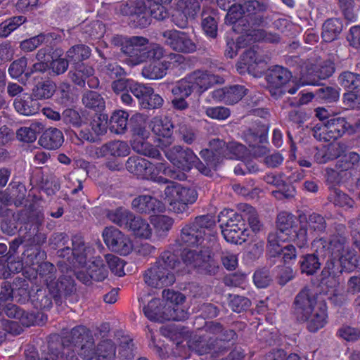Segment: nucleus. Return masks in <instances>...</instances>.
I'll return each mask as SVG.
<instances>
[{
  "mask_svg": "<svg viewBox=\"0 0 360 360\" xmlns=\"http://www.w3.org/2000/svg\"><path fill=\"white\" fill-rule=\"evenodd\" d=\"M13 106L19 114L31 116L39 112L41 105L32 94H23L14 100Z\"/></svg>",
  "mask_w": 360,
  "mask_h": 360,
  "instance_id": "nucleus-36",
  "label": "nucleus"
},
{
  "mask_svg": "<svg viewBox=\"0 0 360 360\" xmlns=\"http://www.w3.org/2000/svg\"><path fill=\"white\" fill-rule=\"evenodd\" d=\"M218 221L220 229H240L243 231H248L246 224L241 212H237L232 209H224L218 215Z\"/></svg>",
  "mask_w": 360,
  "mask_h": 360,
  "instance_id": "nucleus-33",
  "label": "nucleus"
},
{
  "mask_svg": "<svg viewBox=\"0 0 360 360\" xmlns=\"http://www.w3.org/2000/svg\"><path fill=\"white\" fill-rule=\"evenodd\" d=\"M217 145V139L211 141L210 142V148H205L200 152V158L204 162L199 158L198 160H196L195 168L206 176H212L213 172L218 169L224 160L221 152Z\"/></svg>",
  "mask_w": 360,
  "mask_h": 360,
  "instance_id": "nucleus-12",
  "label": "nucleus"
},
{
  "mask_svg": "<svg viewBox=\"0 0 360 360\" xmlns=\"http://www.w3.org/2000/svg\"><path fill=\"white\" fill-rule=\"evenodd\" d=\"M329 249L331 251L334 259H338L342 266V271H351L357 265V257L356 252L349 249L345 240L335 238L330 242Z\"/></svg>",
  "mask_w": 360,
  "mask_h": 360,
  "instance_id": "nucleus-20",
  "label": "nucleus"
},
{
  "mask_svg": "<svg viewBox=\"0 0 360 360\" xmlns=\"http://www.w3.org/2000/svg\"><path fill=\"white\" fill-rule=\"evenodd\" d=\"M91 51V49L85 44L75 45L67 51V58L75 66L84 64L83 60L90 57Z\"/></svg>",
  "mask_w": 360,
  "mask_h": 360,
  "instance_id": "nucleus-53",
  "label": "nucleus"
},
{
  "mask_svg": "<svg viewBox=\"0 0 360 360\" xmlns=\"http://www.w3.org/2000/svg\"><path fill=\"white\" fill-rule=\"evenodd\" d=\"M90 129H82L79 132L81 139L94 142L96 137L106 133L108 128V116L104 113H96L95 117L91 121Z\"/></svg>",
  "mask_w": 360,
  "mask_h": 360,
  "instance_id": "nucleus-28",
  "label": "nucleus"
},
{
  "mask_svg": "<svg viewBox=\"0 0 360 360\" xmlns=\"http://www.w3.org/2000/svg\"><path fill=\"white\" fill-rule=\"evenodd\" d=\"M49 290L55 293V297H64L67 299L76 290L75 281L70 276L63 275L56 281H54L53 288Z\"/></svg>",
  "mask_w": 360,
  "mask_h": 360,
  "instance_id": "nucleus-44",
  "label": "nucleus"
},
{
  "mask_svg": "<svg viewBox=\"0 0 360 360\" xmlns=\"http://www.w3.org/2000/svg\"><path fill=\"white\" fill-rule=\"evenodd\" d=\"M174 224V219L166 215H158L153 219L155 230L159 236H165L172 229Z\"/></svg>",
  "mask_w": 360,
  "mask_h": 360,
  "instance_id": "nucleus-64",
  "label": "nucleus"
},
{
  "mask_svg": "<svg viewBox=\"0 0 360 360\" xmlns=\"http://www.w3.org/2000/svg\"><path fill=\"white\" fill-rule=\"evenodd\" d=\"M237 338L236 333L231 329L224 331L220 338L211 336L210 334H203L201 335H194L188 342V347L198 355V359L205 360L202 356L211 354L212 356L214 354L226 352L233 342L231 340Z\"/></svg>",
  "mask_w": 360,
  "mask_h": 360,
  "instance_id": "nucleus-6",
  "label": "nucleus"
},
{
  "mask_svg": "<svg viewBox=\"0 0 360 360\" xmlns=\"http://www.w3.org/2000/svg\"><path fill=\"white\" fill-rule=\"evenodd\" d=\"M315 307V293L312 290L304 287L295 297L294 301L295 314L299 321H307L311 317L307 326L308 330L315 333V316L312 313Z\"/></svg>",
  "mask_w": 360,
  "mask_h": 360,
  "instance_id": "nucleus-9",
  "label": "nucleus"
},
{
  "mask_svg": "<svg viewBox=\"0 0 360 360\" xmlns=\"http://www.w3.org/2000/svg\"><path fill=\"white\" fill-rule=\"evenodd\" d=\"M200 8L198 0H179L175 13L172 15L173 22L179 28H185L188 19H194Z\"/></svg>",
  "mask_w": 360,
  "mask_h": 360,
  "instance_id": "nucleus-24",
  "label": "nucleus"
},
{
  "mask_svg": "<svg viewBox=\"0 0 360 360\" xmlns=\"http://www.w3.org/2000/svg\"><path fill=\"white\" fill-rule=\"evenodd\" d=\"M95 153L99 158L126 157L130 153V148L125 141H111L97 148Z\"/></svg>",
  "mask_w": 360,
  "mask_h": 360,
  "instance_id": "nucleus-32",
  "label": "nucleus"
},
{
  "mask_svg": "<svg viewBox=\"0 0 360 360\" xmlns=\"http://www.w3.org/2000/svg\"><path fill=\"white\" fill-rule=\"evenodd\" d=\"M70 343L80 347L79 355L84 360H92L94 352L91 347L94 345V338L90 329L79 325L73 327L69 335Z\"/></svg>",
  "mask_w": 360,
  "mask_h": 360,
  "instance_id": "nucleus-14",
  "label": "nucleus"
},
{
  "mask_svg": "<svg viewBox=\"0 0 360 360\" xmlns=\"http://www.w3.org/2000/svg\"><path fill=\"white\" fill-rule=\"evenodd\" d=\"M93 74H94V69L87 64H78L74 67V70L69 72L72 82L80 87L85 86L86 79Z\"/></svg>",
  "mask_w": 360,
  "mask_h": 360,
  "instance_id": "nucleus-50",
  "label": "nucleus"
},
{
  "mask_svg": "<svg viewBox=\"0 0 360 360\" xmlns=\"http://www.w3.org/2000/svg\"><path fill=\"white\" fill-rule=\"evenodd\" d=\"M351 125L347 122L343 117H331L323 122L321 126L316 124V136H319L320 140L330 141L333 139H337L347 131H349Z\"/></svg>",
  "mask_w": 360,
  "mask_h": 360,
  "instance_id": "nucleus-23",
  "label": "nucleus"
},
{
  "mask_svg": "<svg viewBox=\"0 0 360 360\" xmlns=\"http://www.w3.org/2000/svg\"><path fill=\"white\" fill-rule=\"evenodd\" d=\"M18 219L26 231V244L23 246L21 257L25 269L38 266L46 259V252L41 248L47 240V235L42 227L44 213L34 202H30L18 212Z\"/></svg>",
  "mask_w": 360,
  "mask_h": 360,
  "instance_id": "nucleus-2",
  "label": "nucleus"
},
{
  "mask_svg": "<svg viewBox=\"0 0 360 360\" xmlns=\"http://www.w3.org/2000/svg\"><path fill=\"white\" fill-rule=\"evenodd\" d=\"M291 77V72L280 65H275L269 69L265 76L269 87L275 89L283 86Z\"/></svg>",
  "mask_w": 360,
  "mask_h": 360,
  "instance_id": "nucleus-37",
  "label": "nucleus"
},
{
  "mask_svg": "<svg viewBox=\"0 0 360 360\" xmlns=\"http://www.w3.org/2000/svg\"><path fill=\"white\" fill-rule=\"evenodd\" d=\"M188 79L192 80L196 94L201 95L219 82V77L207 70H196L188 74Z\"/></svg>",
  "mask_w": 360,
  "mask_h": 360,
  "instance_id": "nucleus-30",
  "label": "nucleus"
},
{
  "mask_svg": "<svg viewBox=\"0 0 360 360\" xmlns=\"http://www.w3.org/2000/svg\"><path fill=\"white\" fill-rule=\"evenodd\" d=\"M162 36L165 44L176 52L188 54L197 50V44L188 32L171 30L165 31Z\"/></svg>",
  "mask_w": 360,
  "mask_h": 360,
  "instance_id": "nucleus-17",
  "label": "nucleus"
},
{
  "mask_svg": "<svg viewBox=\"0 0 360 360\" xmlns=\"http://www.w3.org/2000/svg\"><path fill=\"white\" fill-rule=\"evenodd\" d=\"M248 89L243 85L235 84L215 89L211 92L212 98L226 105L238 103L248 93Z\"/></svg>",
  "mask_w": 360,
  "mask_h": 360,
  "instance_id": "nucleus-26",
  "label": "nucleus"
},
{
  "mask_svg": "<svg viewBox=\"0 0 360 360\" xmlns=\"http://www.w3.org/2000/svg\"><path fill=\"white\" fill-rule=\"evenodd\" d=\"M342 27V23L338 19L328 20L323 25V39L326 42L333 41L341 32Z\"/></svg>",
  "mask_w": 360,
  "mask_h": 360,
  "instance_id": "nucleus-56",
  "label": "nucleus"
},
{
  "mask_svg": "<svg viewBox=\"0 0 360 360\" xmlns=\"http://www.w3.org/2000/svg\"><path fill=\"white\" fill-rule=\"evenodd\" d=\"M127 230L131 231L136 237L140 238H149L152 235V229L150 224L146 220L134 214L129 222Z\"/></svg>",
  "mask_w": 360,
  "mask_h": 360,
  "instance_id": "nucleus-46",
  "label": "nucleus"
},
{
  "mask_svg": "<svg viewBox=\"0 0 360 360\" xmlns=\"http://www.w3.org/2000/svg\"><path fill=\"white\" fill-rule=\"evenodd\" d=\"M8 71L10 76L14 79H18L22 75H25L26 77L32 75V71L29 70V68H27V59L25 57H21L13 61Z\"/></svg>",
  "mask_w": 360,
  "mask_h": 360,
  "instance_id": "nucleus-57",
  "label": "nucleus"
},
{
  "mask_svg": "<svg viewBox=\"0 0 360 360\" xmlns=\"http://www.w3.org/2000/svg\"><path fill=\"white\" fill-rule=\"evenodd\" d=\"M217 147L219 148L224 159L228 160H240L244 157L245 147L236 142H230L227 143L223 140L217 139Z\"/></svg>",
  "mask_w": 360,
  "mask_h": 360,
  "instance_id": "nucleus-42",
  "label": "nucleus"
},
{
  "mask_svg": "<svg viewBox=\"0 0 360 360\" xmlns=\"http://www.w3.org/2000/svg\"><path fill=\"white\" fill-rule=\"evenodd\" d=\"M172 92L174 96L186 98L191 96L193 93L196 94L192 80L188 79V75L176 83Z\"/></svg>",
  "mask_w": 360,
  "mask_h": 360,
  "instance_id": "nucleus-60",
  "label": "nucleus"
},
{
  "mask_svg": "<svg viewBox=\"0 0 360 360\" xmlns=\"http://www.w3.org/2000/svg\"><path fill=\"white\" fill-rule=\"evenodd\" d=\"M140 307L143 305V312L150 321L163 323L168 319L167 306L160 298L152 299L146 305L142 297L139 298Z\"/></svg>",
  "mask_w": 360,
  "mask_h": 360,
  "instance_id": "nucleus-27",
  "label": "nucleus"
},
{
  "mask_svg": "<svg viewBox=\"0 0 360 360\" xmlns=\"http://www.w3.org/2000/svg\"><path fill=\"white\" fill-rule=\"evenodd\" d=\"M126 169L137 178L150 180L159 184H169V180L160 175L162 174L176 179V172L165 161L153 164L149 160L137 155L130 156L126 162Z\"/></svg>",
  "mask_w": 360,
  "mask_h": 360,
  "instance_id": "nucleus-4",
  "label": "nucleus"
},
{
  "mask_svg": "<svg viewBox=\"0 0 360 360\" xmlns=\"http://www.w3.org/2000/svg\"><path fill=\"white\" fill-rule=\"evenodd\" d=\"M342 86L350 90L360 89V75L351 72L342 73L338 78Z\"/></svg>",
  "mask_w": 360,
  "mask_h": 360,
  "instance_id": "nucleus-63",
  "label": "nucleus"
},
{
  "mask_svg": "<svg viewBox=\"0 0 360 360\" xmlns=\"http://www.w3.org/2000/svg\"><path fill=\"white\" fill-rule=\"evenodd\" d=\"M133 213L129 210L122 207H119L115 210L108 212L107 216L110 221L117 225L119 227L127 229L129 222H130Z\"/></svg>",
  "mask_w": 360,
  "mask_h": 360,
  "instance_id": "nucleus-52",
  "label": "nucleus"
},
{
  "mask_svg": "<svg viewBox=\"0 0 360 360\" xmlns=\"http://www.w3.org/2000/svg\"><path fill=\"white\" fill-rule=\"evenodd\" d=\"M56 268L51 262H45L36 267L24 269L23 276L36 287L53 288L56 278Z\"/></svg>",
  "mask_w": 360,
  "mask_h": 360,
  "instance_id": "nucleus-11",
  "label": "nucleus"
},
{
  "mask_svg": "<svg viewBox=\"0 0 360 360\" xmlns=\"http://www.w3.org/2000/svg\"><path fill=\"white\" fill-rule=\"evenodd\" d=\"M64 142L63 132L55 127L46 129L39 139V143L44 148L56 150L59 148Z\"/></svg>",
  "mask_w": 360,
  "mask_h": 360,
  "instance_id": "nucleus-41",
  "label": "nucleus"
},
{
  "mask_svg": "<svg viewBox=\"0 0 360 360\" xmlns=\"http://www.w3.org/2000/svg\"><path fill=\"white\" fill-rule=\"evenodd\" d=\"M266 63L264 56L259 55L254 48H250L240 56L238 68H245L250 74L257 76L262 72V65Z\"/></svg>",
  "mask_w": 360,
  "mask_h": 360,
  "instance_id": "nucleus-29",
  "label": "nucleus"
},
{
  "mask_svg": "<svg viewBox=\"0 0 360 360\" xmlns=\"http://www.w3.org/2000/svg\"><path fill=\"white\" fill-rule=\"evenodd\" d=\"M238 211L241 212L243 214L244 223L247 221L253 232H259L262 227V224L259 219V216L255 208L246 203L238 205Z\"/></svg>",
  "mask_w": 360,
  "mask_h": 360,
  "instance_id": "nucleus-49",
  "label": "nucleus"
},
{
  "mask_svg": "<svg viewBox=\"0 0 360 360\" xmlns=\"http://www.w3.org/2000/svg\"><path fill=\"white\" fill-rule=\"evenodd\" d=\"M29 281L25 277L17 276L14 278L12 283L13 298L17 302L24 304L29 300L30 301L32 295L30 290Z\"/></svg>",
  "mask_w": 360,
  "mask_h": 360,
  "instance_id": "nucleus-47",
  "label": "nucleus"
},
{
  "mask_svg": "<svg viewBox=\"0 0 360 360\" xmlns=\"http://www.w3.org/2000/svg\"><path fill=\"white\" fill-rule=\"evenodd\" d=\"M4 312L8 317L18 319L21 325L24 326L30 327L34 325V314L24 310L16 304L12 303L4 304Z\"/></svg>",
  "mask_w": 360,
  "mask_h": 360,
  "instance_id": "nucleus-39",
  "label": "nucleus"
},
{
  "mask_svg": "<svg viewBox=\"0 0 360 360\" xmlns=\"http://www.w3.org/2000/svg\"><path fill=\"white\" fill-rule=\"evenodd\" d=\"M152 131L158 136L166 139L167 143L174 141L173 132L174 125L172 118L169 116L155 117L151 121Z\"/></svg>",
  "mask_w": 360,
  "mask_h": 360,
  "instance_id": "nucleus-35",
  "label": "nucleus"
},
{
  "mask_svg": "<svg viewBox=\"0 0 360 360\" xmlns=\"http://www.w3.org/2000/svg\"><path fill=\"white\" fill-rule=\"evenodd\" d=\"M267 252L269 258L274 259V262L280 261L283 264H290L292 260H295L297 252L293 245H287L281 247L276 240L275 235H269Z\"/></svg>",
  "mask_w": 360,
  "mask_h": 360,
  "instance_id": "nucleus-25",
  "label": "nucleus"
},
{
  "mask_svg": "<svg viewBox=\"0 0 360 360\" xmlns=\"http://www.w3.org/2000/svg\"><path fill=\"white\" fill-rule=\"evenodd\" d=\"M184 57L177 53H170L162 61H153L143 68L142 74L149 79H159L164 77L167 71L176 68V64L184 62Z\"/></svg>",
  "mask_w": 360,
  "mask_h": 360,
  "instance_id": "nucleus-18",
  "label": "nucleus"
},
{
  "mask_svg": "<svg viewBox=\"0 0 360 360\" xmlns=\"http://www.w3.org/2000/svg\"><path fill=\"white\" fill-rule=\"evenodd\" d=\"M216 222L210 214H202L195 217L186 224L181 230L180 242L186 247L198 248L200 250L210 248L217 243Z\"/></svg>",
  "mask_w": 360,
  "mask_h": 360,
  "instance_id": "nucleus-3",
  "label": "nucleus"
},
{
  "mask_svg": "<svg viewBox=\"0 0 360 360\" xmlns=\"http://www.w3.org/2000/svg\"><path fill=\"white\" fill-rule=\"evenodd\" d=\"M105 244L112 252L120 255H128L132 250L133 245L130 238L119 229L110 226L106 227L103 232Z\"/></svg>",
  "mask_w": 360,
  "mask_h": 360,
  "instance_id": "nucleus-16",
  "label": "nucleus"
},
{
  "mask_svg": "<svg viewBox=\"0 0 360 360\" xmlns=\"http://www.w3.org/2000/svg\"><path fill=\"white\" fill-rule=\"evenodd\" d=\"M255 25H250L237 37L238 46L243 49L255 42H265L276 44L280 41V37L278 34L267 32L264 29H253Z\"/></svg>",
  "mask_w": 360,
  "mask_h": 360,
  "instance_id": "nucleus-19",
  "label": "nucleus"
},
{
  "mask_svg": "<svg viewBox=\"0 0 360 360\" xmlns=\"http://www.w3.org/2000/svg\"><path fill=\"white\" fill-rule=\"evenodd\" d=\"M120 13L122 15L129 16V23L134 27L143 28L150 24V18L143 0H135L130 4H121Z\"/></svg>",
  "mask_w": 360,
  "mask_h": 360,
  "instance_id": "nucleus-15",
  "label": "nucleus"
},
{
  "mask_svg": "<svg viewBox=\"0 0 360 360\" xmlns=\"http://www.w3.org/2000/svg\"><path fill=\"white\" fill-rule=\"evenodd\" d=\"M278 230L287 237L285 240L292 241L298 248H302L307 245V229L299 226L295 215L286 212H280L276 217Z\"/></svg>",
  "mask_w": 360,
  "mask_h": 360,
  "instance_id": "nucleus-7",
  "label": "nucleus"
},
{
  "mask_svg": "<svg viewBox=\"0 0 360 360\" xmlns=\"http://www.w3.org/2000/svg\"><path fill=\"white\" fill-rule=\"evenodd\" d=\"M147 44H148V39L147 38L133 36L125 40L121 50L124 55L129 57L133 65H137L147 61V56L146 55Z\"/></svg>",
  "mask_w": 360,
  "mask_h": 360,
  "instance_id": "nucleus-22",
  "label": "nucleus"
},
{
  "mask_svg": "<svg viewBox=\"0 0 360 360\" xmlns=\"http://www.w3.org/2000/svg\"><path fill=\"white\" fill-rule=\"evenodd\" d=\"M165 156L174 166L184 172H189L195 167L196 160H198L191 149L181 146H174L166 151Z\"/></svg>",
  "mask_w": 360,
  "mask_h": 360,
  "instance_id": "nucleus-21",
  "label": "nucleus"
},
{
  "mask_svg": "<svg viewBox=\"0 0 360 360\" xmlns=\"http://www.w3.org/2000/svg\"><path fill=\"white\" fill-rule=\"evenodd\" d=\"M88 271H89L91 278L96 281H103L108 274L107 267L100 257H96L91 262L88 268Z\"/></svg>",
  "mask_w": 360,
  "mask_h": 360,
  "instance_id": "nucleus-59",
  "label": "nucleus"
},
{
  "mask_svg": "<svg viewBox=\"0 0 360 360\" xmlns=\"http://www.w3.org/2000/svg\"><path fill=\"white\" fill-rule=\"evenodd\" d=\"M169 183L172 186H167L165 192L167 195L173 197L170 205L174 212L178 214L188 212L189 205L193 204L198 198L197 191L194 188L184 187L171 181Z\"/></svg>",
  "mask_w": 360,
  "mask_h": 360,
  "instance_id": "nucleus-10",
  "label": "nucleus"
},
{
  "mask_svg": "<svg viewBox=\"0 0 360 360\" xmlns=\"http://www.w3.org/2000/svg\"><path fill=\"white\" fill-rule=\"evenodd\" d=\"M25 22L26 18L22 15L13 16L6 19L0 23V37H7Z\"/></svg>",
  "mask_w": 360,
  "mask_h": 360,
  "instance_id": "nucleus-58",
  "label": "nucleus"
},
{
  "mask_svg": "<svg viewBox=\"0 0 360 360\" xmlns=\"http://www.w3.org/2000/svg\"><path fill=\"white\" fill-rule=\"evenodd\" d=\"M105 32V26L100 20H94L86 25L83 28V33L91 39H98L103 37Z\"/></svg>",
  "mask_w": 360,
  "mask_h": 360,
  "instance_id": "nucleus-61",
  "label": "nucleus"
},
{
  "mask_svg": "<svg viewBox=\"0 0 360 360\" xmlns=\"http://www.w3.org/2000/svg\"><path fill=\"white\" fill-rule=\"evenodd\" d=\"M219 18L215 10L202 11L201 13V27L204 34L209 39H216L218 34Z\"/></svg>",
  "mask_w": 360,
  "mask_h": 360,
  "instance_id": "nucleus-38",
  "label": "nucleus"
},
{
  "mask_svg": "<svg viewBox=\"0 0 360 360\" xmlns=\"http://www.w3.org/2000/svg\"><path fill=\"white\" fill-rule=\"evenodd\" d=\"M180 246L177 243L170 245L161 253L155 264L145 271L143 279L148 286L162 288L172 285L176 279L172 271H180L183 264L188 271L195 269L200 274L209 276L217 274L219 264L210 248L196 251L187 248L181 249Z\"/></svg>",
  "mask_w": 360,
  "mask_h": 360,
  "instance_id": "nucleus-1",
  "label": "nucleus"
},
{
  "mask_svg": "<svg viewBox=\"0 0 360 360\" xmlns=\"http://www.w3.org/2000/svg\"><path fill=\"white\" fill-rule=\"evenodd\" d=\"M221 234L226 242L231 244H242L246 240L248 236L247 231L240 229H221Z\"/></svg>",
  "mask_w": 360,
  "mask_h": 360,
  "instance_id": "nucleus-62",
  "label": "nucleus"
},
{
  "mask_svg": "<svg viewBox=\"0 0 360 360\" xmlns=\"http://www.w3.org/2000/svg\"><path fill=\"white\" fill-rule=\"evenodd\" d=\"M259 5L257 0H247L243 5L245 16L250 25L259 26L264 22L263 17L257 12Z\"/></svg>",
  "mask_w": 360,
  "mask_h": 360,
  "instance_id": "nucleus-51",
  "label": "nucleus"
},
{
  "mask_svg": "<svg viewBox=\"0 0 360 360\" xmlns=\"http://www.w3.org/2000/svg\"><path fill=\"white\" fill-rule=\"evenodd\" d=\"M226 11L225 23L232 25L234 32H241L248 27V19L245 16L243 5L236 3Z\"/></svg>",
  "mask_w": 360,
  "mask_h": 360,
  "instance_id": "nucleus-34",
  "label": "nucleus"
},
{
  "mask_svg": "<svg viewBox=\"0 0 360 360\" xmlns=\"http://www.w3.org/2000/svg\"><path fill=\"white\" fill-rule=\"evenodd\" d=\"M129 116V113L125 110H115L108 121L109 130L116 134H124L128 127Z\"/></svg>",
  "mask_w": 360,
  "mask_h": 360,
  "instance_id": "nucleus-45",
  "label": "nucleus"
},
{
  "mask_svg": "<svg viewBox=\"0 0 360 360\" xmlns=\"http://www.w3.org/2000/svg\"><path fill=\"white\" fill-rule=\"evenodd\" d=\"M49 290L47 292L44 287H39L32 294L30 302L36 309L49 310L53 305L52 299L53 297H56Z\"/></svg>",
  "mask_w": 360,
  "mask_h": 360,
  "instance_id": "nucleus-48",
  "label": "nucleus"
},
{
  "mask_svg": "<svg viewBox=\"0 0 360 360\" xmlns=\"http://www.w3.org/2000/svg\"><path fill=\"white\" fill-rule=\"evenodd\" d=\"M59 36L53 32L40 33L37 36L25 39L20 42V47L23 51L31 52L41 44L46 47L39 49L36 55L38 60L44 59L46 55H50L53 47L56 45Z\"/></svg>",
  "mask_w": 360,
  "mask_h": 360,
  "instance_id": "nucleus-13",
  "label": "nucleus"
},
{
  "mask_svg": "<svg viewBox=\"0 0 360 360\" xmlns=\"http://www.w3.org/2000/svg\"><path fill=\"white\" fill-rule=\"evenodd\" d=\"M72 248L65 247L60 250L58 255L63 259L66 258L70 267H85L88 263L89 255L92 250L86 246L84 238L81 235L76 234L72 237Z\"/></svg>",
  "mask_w": 360,
  "mask_h": 360,
  "instance_id": "nucleus-8",
  "label": "nucleus"
},
{
  "mask_svg": "<svg viewBox=\"0 0 360 360\" xmlns=\"http://www.w3.org/2000/svg\"><path fill=\"white\" fill-rule=\"evenodd\" d=\"M56 86L50 80L39 82L32 89V96L39 101L50 98L55 93Z\"/></svg>",
  "mask_w": 360,
  "mask_h": 360,
  "instance_id": "nucleus-55",
  "label": "nucleus"
},
{
  "mask_svg": "<svg viewBox=\"0 0 360 360\" xmlns=\"http://www.w3.org/2000/svg\"><path fill=\"white\" fill-rule=\"evenodd\" d=\"M131 205L136 212L148 214H155L165 210V205L162 201L148 195H139L135 198Z\"/></svg>",
  "mask_w": 360,
  "mask_h": 360,
  "instance_id": "nucleus-31",
  "label": "nucleus"
},
{
  "mask_svg": "<svg viewBox=\"0 0 360 360\" xmlns=\"http://www.w3.org/2000/svg\"><path fill=\"white\" fill-rule=\"evenodd\" d=\"M18 256H0V265L3 266L1 278L7 279L11 277L12 274L24 271L25 263Z\"/></svg>",
  "mask_w": 360,
  "mask_h": 360,
  "instance_id": "nucleus-43",
  "label": "nucleus"
},
{
  "mask_svg": "<svg viewBox=\"0 0 360 360\" xmlns=\"http://www.w3.org/2000/svg\"><path fill=\"white\" fill-rule=\"evenodd\" d=\"M269 129V125L262 120L259 119L255 120L245 134L248 145L251 146V141L254 143L266 142Z\"/></svg>",
  "mask_w": 360,
  "mask_h": 360,
  "instance_id": "nucleus-40",
  "label": "nucleus"
},
{
  "mask_svg": "<svg viewBox=\"0 0 360 360\" xmlns=\"http://www.w3.org/2000/svg\"><path fill=\"white\" fill-rule=\"evenodd\" d=\"M128 127L133 135L131 146L134 151L150 158L163 160L159 148L146 141L150 132L147 129L145 115L141 113L134 114L129 119Z\"/></svg>",
  "mask_w": 360,
  "mask_h": 360,
  "instance_id": "nucleus-5",
  "label": "nucleus"
},
{
  "mask_svg": "<svg viewBox=\"0 0 360 360\" xmlns=\"http://www.w3.org/2000/svg\"><path fill=\"white\" fill-rule=\"evenodd\" d=\"M82 100L86 108L94 110L96 113L101 112L105 108L103 98L96 91H86L83 94Z\"/></svg>",
  "mask_w": 360,
  "mask_h": 360,
  "instance_id": "nucleus-54",
  "label": "nucleus"
}]
</instances>
